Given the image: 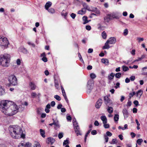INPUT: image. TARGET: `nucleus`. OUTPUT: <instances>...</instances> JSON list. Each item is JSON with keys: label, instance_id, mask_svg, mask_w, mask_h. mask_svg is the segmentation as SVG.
<instances>
[{"label": "nucleus", "instance_id": "1", "mask_svg": "<svg viewBox=\"0 0 147 147\" xmlns=\"http://www.w3.org/2000/svg\"><path fill=\"white\" fill-rule=\"evenodd\" d=\"M19 108V106L12 102L10 105L5 110H3V113L7 116H11L16 114L18 112Z\"/></svg>", "mask_w": 147, "mask_h": 147}, {"label": "nucleus", "instance_id": "2", "mask_svg": "<svg viewBox=\"0 0 147 147\" xmlns=\"http://www.w3.org/2000/svg\"><path fill=\"white\" fill-rule=\"evenodd\" d=\"M10 134L14 138H19L22 129L18 125L10 126L9 128Z\"/></svg>", "mask_w": 147, "mask_h": 147}, {"label": "nucleus", "instance_id": "3", "mask_svg": "<svg viewBox=\"0 0 147 147\" xmlns=\"http://www.w3.org/2000/svg\"><path fill=\"white\" fill-rule=\"evenodd\" d=\"M10 55L4 54L0 55V65L3 67H8L10 65Z\"/></svg>", "mask_w": 147, "mask_h": 147}, {"label": "nucleus", "instance_id": "4", "mask_svg": "<svg viewBox=\"0 0 147 147\" xmlns=\"http://www.w3.org/2000/svg\"><path fill=\"white\" fill-rule=\"evenodd\" d=\"M116 41V39L114 37H111L105 43V45L103 47V49H108L110 48L111 47L109 46L110 44H114Z\"/></svg>", "mask_w": 147, "mask_h": 147}, {"label": "nucleus", "instance_id": "5", "mask_svg": "<svg viewBox=\"0 0 147 147\" xmlns=\"http://www.w3.org/2000/svg\"><path fill=\"white\" fill-rule=\"evenodd\" d=\"M12 101L3 100L0 101V109L1 111L3 112V110L5 109L7 107L10 105Z\"/></svg>", "mask_w": 147, "mask_h": 147}, {"label": "nucleus", "instance_id": "6", "mask_svg": "<svg viewBox=\"0 0 147 147\" xmlns=\"http://www.w3.org/2000/svg\"><path fill=\"white\" fill-rule=\"evenodd\" d=\"M8 80L11 85L15 86L17 84V79L14 75H11L9 76Z\"/></svg>", "mask_w": 147, "mask_h": 147}, {"label": "nucleus", "instance_id": "7", "mask_svg": "<svg viewBox=\"0 0 147 147\" xmlns=\"http://www.w3.org/2000/svg\"><path fill=\"white\" fill-rule=\"evenodd\" d=\"M108 16H110V18L113 19H119L121 16V14L119 12H113L107 14Z\"/></svg>", "mask_w": 147, "mask_h": 147}, {"label": "nucleus", "instance_id": "8", "mask_svg": "<svg viewBox=\"0 0 147 147\" xmlns=\"http://www.w3.org/2000/svg\"><path fill=\"white\" fill-rule=\"evenodd\" d=\"M94 82L93 80H90L88 81L87 86V92L90 93L91 91L93 88Z\"/></svg>", "mask_w": 147, "mask_h": 147}, {"label": "nucleus", "instance_id": "9", "mask_svg": "<svg viewBox=\"0 0 147 147\" xmlns=\"http://www.w3.org/2000/svg\"><path fill=\"white\" fill-rule=\"evenodd\" d=\"M9 44V41L5 37L1 38L0 39V45L5 47H7Z\"/></svg>", "mask_w": 147, "mask_h": 147}, {"label": "nucleus", "instance_id": "10", "mask_svg": "<svg viewBox=\"0 0 147 147\" xmlns=\"http://www.w3.org/2000/svg\"><path fill=\"white\" fill-rule=\"evenodd\" d=\"M104 101L105 104L107 106H112L113 105L112 101L107 96H104Z\"/></svg>", "mask_w": 147, "mask_h": 147}, {"label": "nucleus", "instance_id": "11", "mask_svg": "<svg viewBox=\"0 0 147 147\" xmlns=\"http://www.w3.org/2000/svg\"><path fill=\"white\" fill-rule=\"evenodd\" d=\"M102 100L100 98L98 101L96 102V105L95 107L97 108H99L102 103Z\"/></svg>", "mask_w": 147, "mask_h": 147}, {"label": "nucleus", "instance_id": "12", "mask_svg": "<svg viewBox=\"0 0 147 147\" xmlns=\"http://www.w3.org/2000/svg\"><path fill=\"white\" fill-rule=\"evenodd\" d=\"M141 74L144 76H147V66L143 67L141 69Z\"/></svg>", "mask_w": 147, "mask_h": 147}, {"label": "nucleus", "instance_id": "13", "mask_svg": "<svg viewBox=\"0 0 147 147\" xmlns=\"http://www.w3.org/2000/svg\"><path fill=\"white\" fill-rule=\"evenodd\" d=\"M30 88L32 90H34L36 89V86L34 83L32 82H30L29 84Z\"/></svg>", "mask_w": 147, "mask_h": 147}, {"label": "nucleus", "instance_id": "14", "mask_svg": "<svg viewBox=\"0 0 147 147\" xmlns=\"http://www.w3.org/2000/svg\"><path fill=\"white\" fill-rule=\"evenodd\" d=\"M54 128L56 130L57 129L60 127V125L58 121H55L54 120Z\"/></svg>", "mask_w": 147, "mask_h": 147}, {"label": "nucleus", "instance_id": "15", "mask_svg": "<svg viewBox=\"0 0 147 147\" xmlns=\"http://www.w3.org/2000/svg\"><path fill=\"white\" fill-rule=\"evenodd\" d=\"M100 119L102 121L103 124H105L107 123V119L105 116H102L100 117Z\"/></svg>", "mask_w": 147, "mask_h": 147}, {"label": "nucleus", "instance_id": "16", "mask_svg": "<svg viewBox=\"0 0 147 147\" xmlns=\"http://www.w3.org/2000/svg\"><path fill=\"white\" fill-rule=\"evenodd\" d=\"M123 113L125 118H127L128 117V113L126 109H124L123 110Z\"/></svg>", "mask_w": 147, "mask_h": 147}, {"label": "nucleus", "instance_id": "17", "mask_svg": "<svg viewBox=\"0 0 147 147\" xmlns=\"http://www.w3.org/2000/svg\"><path fill=\"white\" fill-rule=\"evenodd\" d=\"M55 140L51 138H48V141L47 143L49 144L51 143V144H52L55 142Z\"/></svg>", "mask_w": 147, "mask_h": 147}, {"label": "nucleus", "instance_id": "18", "mask_svg": "<svg viewBox=\"0 0 147 147\" xmlns=\"http://www.w3.org/2000/svg\"><path fill=\"white\" fill-rule=\"evenodd\" d=\"M143 93V91L141 90H140L136 93V96L139 98H140V97Z\"/></svg>", "mask_w": 147, "mask_h": 147}, {"label": "nucleus", "instance_id": "19", "mask_svg": "<svg viewBox=\"0 0 147 147\" xmlns=\"http://www.w3.org/2000/svg\"><path fill=\"white\" fill-rule=\"evenodd\" d=\"M76 133L77 136L81 135L80 130V128L79 127H77V128H74Z\"/></svg>", "mask_w": 147, "mask_h": 147}, {"label": "nucleus", "instance_id": "20", "mask_svg": "<svg viewBox=\"0 0 147 147\" xmlns=\"http://www.w3.org/2000/svg\"><path fill=\"white\" fill-rule=\"evenodd\" d=\"M82 5L83 7V8H82L83 9H85L86 10L87 9L89 11H91L89 7L86 3H83Z\"/></svg>", "mask_w": 147, "mask_h": 147}, {"label": "nucleus", "instance_id": "21", "mask_svg": "<svg viewBox=\"0 0 147 147\" xmlns=\"http://www.w3.org/2000/svg\"><path fill=\"white\" fill-rule=\"evenodd\" d=\"M52 5V3L50 1L47 2L45 5V7L46 9L47 10Z\"/></svg>", "mask_w": 147, "mask_h": 147}, {"label": "nucleus", "instance_id": "22", "mask_svg": "<svg viewBox=\"0 0 147 147\" xmlns=\"http://www.w3.org/2000/svg\"><path fill=\"white\" fill-rule=\"evenodd\" d=\"M115 75L113 73H111L108 76V79L111 80L113 79Z\"/></svg>", "mask_w": 147, "mask_h": 147}, {"label": "nucleus", "instance_id": "23", "mask_svg": "<svg viewBox=\"0 0 147 147\" xmlns=\"http://www.w3.org/2000/svg\"><path fill=\"white\" fill-rule=\"evenodd\" d=\"M86 12V10L85 9L82 8L81 10L78 11V13L81 15L84 14Z\"/></svg>", "mask_w": 147, "mask_h": 147}, {"label": "nucleus", "instance_id": "24", "mask_svg": "<svg viewBox=\"0 0 147 147\" xmlns=\"http://www.w3.org/2000/svg\"><path fill=\"white\" fill-rule=\"evenodd\" d=\"M82 20L84 22L83 23L84 24H85L88 23L89 21H88L87 20V17L86 16H84L82 18Z\"/></svg>", "mask_w": 147, "mask_h": 147}, {"label": "nucleus", "instance_id": "25", "mask_svg": "<svg viewBox=\"0 0 147 147\" xmlns=\"http://www.w3.org/2000/svg\"><path fill=\"white\" fill-rule=\"evenodd\" d=\"M73 125L75 127V128H77L78 127H79L78 125L77 122L76 121L75 119H73Z\"/></svg>", "mask_w": 147, "mask_h": 147}, {"label": "nucleus", "instance_id": "26", "mask_svg": "<svg viewBox=\"0 0 147 147\" xmlns=\"http://www.w3.org/2000/svg\"><path fill=\"white\" fill-rule=\"evenodd\" d=\"M108 106V108L107 109V110L108 113L110 114H111L113 112V109L112 107H109V106Z\"/></svg>", "mask_w": 147, "mask_h": 147}, {"label": "nucleus", "instance_id": "27", "mask_svg": "<svg viewBox=\"0 0 147 147\" xmlns=\"http://www.w3.org/2000/svg\"><path fill=\"white\" fill-rule=\"evenodd\" d=\"M110 20H112L110 18V16H107H107L105 17L104 18V20L105 21V22H109Z\"/></svg>", "mask_w": 147, "mask_h": 147}, {"label": "nucleus", "instance_id": "28", "mask_svg": "<svg viewBox=\"0 0 147 147\" xmlns=\"http://www.w3.org/2000/svg\"><path fill=\"white\" fill-rule=\"evenodd\" d=\"M47 10L49 13L52 14H53L55 12V10L54 9L52 8H51Z\"/></svg>", "mask_w": 147, "mask_h": 147}, {"label": "nucleus", "instance_id": "29", "mask_svg": "<svg viewBox=\"0 0 147 147\" xmlns=\"http://www.w3.org/2000/svg\"><path fill=\"white\" fill-rule=\"evenodd\" d=\"M118 141L116 139H113L111 142H110L111 144H115L117 143Z\"/></svg>", "mask_w": 147, "mask_h": 147}, {"label": "nucleus", "instance_id": "30", "mask_svg": "<svg viewBox=\"0 0 147 147\" xmlns=\"http://www.w3.org/2000/svg\"><path fill=\"white\" fill-rule=\"evenodd\" d=\"M114 120L115 122L117 121L119 119V115L117 114H115L114 117Z\"/></svg>", "mask_w": 147, "mask_h": 147}, {"label": "nucleus", "instance_id": "31", "mask_svg": "<svg viewBox=\"0 0 147 147\" xmlns=\"http://www.w3.org/2000/svg\"><path fill=\"white\" fill-rule=\"evenodd\" d=\"M40 131L41 135L43 138H45V132L42 129H40Z\"/></svg>", "mask_w": 147, "mask_h": 147}, {"label": "nucleus", "instance_id": "32", "mask_svg": "<svg viewBox=\"0 0 147 147\" xmlns=\"http://www.w3.org/2000/svg\"><path fill=\"white\" fill-rule=\"evenodd\" d=\"M5 94L4 90L1 86H0V95L4 94Z\"/></svg>", "mask_w": 147, "mask_h": 147}, {"label": "nucleus", "instance_id": "33", "mask_svg": "<svg viewBox=\"0 0 147 147\" xmlns=\"http://www.w3.org/2000/svg\"><path fill=\"white\" fill-rule=\"evenodd\" d=\"M122 69L123 71H126L129 70L128 67L125 65H123L122 66Z\"/></svg>", "mask_w": 147, "mask_h": 147}, {"label": "nucleus", "instance_id": "34", "mask_svg": "<svg viewBox=\"0 0 147 147\" xmlns=\"http://www.w3.org/2000/svg\"><path fill=\"white\" fill-rule=\"evenodd\" d=\"M101 62L104 63H109L108 60L106 59H101Z\"/></svg>", "mask_w": 147, "mask_h": 147}, {"label": "nucleus", "instance_id": "35", "mask_svg": "<svg viewBox=\"0 0 147 147\" xmlns=\"http://www.w3.org/2000/svg\"><path fill=\"white\" fill-rule=\"evenodd\" d=\"M102 38L104 39H105L107 37V35L105 32L104 31L102 33Z\"/></svg>", "mask_w": 147, "mask_h": 147}, {"label": "nucleus", "instance_id": "36", "mask_svg": "<svg viewBox=\"0 0 147 147\" xmlns=\"http://www.w3.org/2000/svg\"><path fill=\"white\" fill-rule=\"evenodd\" d=\"M34 147H41V146L38 142H35Z\"/></svg>", "mask_w": 147, "mask_h": 147}, {"label": "nucleus", "instance_id": "37", "mask_svg": "<svg viewBox=\"0 0 147 147\" xmlns=\"http://www.w3.org/2000/svg\"><path fill=\"white\" fill-rule=\"evenodd\" d=\"M90 76L92 79H94L96 77V75L93 73H91L90 74Z\"/></svg>", "mask_w": 147, "mask_h": 147}, {"label": "nucleus", "instance_id": "38", "mask_svg": "<svg viewBox=\"0 0 147 147\" xmlns=\"http://www.w3.org/2000/svg\"><path fill=\"white\" fill-rule=\"evenodd\" d=\"M143 141V140L142 139H139L137 140V143L139 145H140Z\"/></svg>", "mask_w": 147, "mask_h": 147}, {"label": "nucleus", "instance_id": "39", "mask_svg": "<svg viewBox=\"0 0 147 147\" xmlns=\"http://www.w3.org/2000/svg\"><path fill=\"white\" fill-rule=\"evenodd\" d=\"M31 97L32 98H34L37 96V94L35 92H32L31 94Z\"/></svg>", "mask_w": 147, "mask_h": 147}, {"label": "nucleus", "instance_id": "40", "mask_svg": "<svg viewBox=\"0 0 147 147\" xmlns=\"http://www.w3.org/2000/svg\"><path fill=\"white\" fill-rule=\"evenodd\" d=\"M121 74L120 73H117L115 75V76L116 78H119L121 76Z\"/></svg>", "mask_w": 147, "mask_h": 147}, {"label": "nucleus", "instance_id": "41", "mask_svg": "<svg viewBox=\"0 0 147 147\" xmlns=\"http://www.w3.org/2000/svg\"><path fill=\"white\" fill-rule=\"evenodd\" d=\"M22 52H23L24 53L27 54L28 53V52L27 50L24 48H22Z\"/></svg>", "mask_w": 147, "mask_h": 147}, {"label": "nucleus", "instance_id": "42", "mask_svg": "<svg viewBox=\"0 0 147 147\" xmlns=\"http://www.w3.org/2000/svg\"><path fill=\"white\" fill-rule=\"evenodd\" d=\"M24 147H30L31 144L29 142H27L25 144H24Z\"/></svg>", "mask_w": 147, "mask_h": 147}, {"label": "nucleus", "instance_id": "43", "mask_svg": "<svg viewBox=\"0 0 147 147\" xmlns=\"http://www.w3.org/2000/svg\"><path fill=\"white\" fill-rule=\"evenodd\" d=\"M137 40H138V42L139 43H140L141 42L143 41L144 39L142 38L137 37Z\"/></svg>", "mask_w": 147, "mask_h": 147}, {"label": "nucleus", "instance_id": "44", "mask_svg": "<svg viewBox=\"0 0 147 147\" xmlns=\"http://www.w3.org/2000/svg\"><path fill=\"white\" fill-rule=\"evenodd\" d=\"M20 134V136L19 138H24L25 137V135L24 134L22 133V130H21V132Z\"/></svg>", "mask_w": 147, "mask_h": 147}, {"label": "nucleus", "instance_id": "45", "mask_svg": "<svg viewBox=\"0 0 147 147\" xmlns=\"http://www.w3.org/2000/svg\"><path fill=\"white\" fill-rule=\"evenodd\" d=\"M128 33V31L127 29H126L124 30L123 32V34L124 36H126L127 35Z\"/></svg>", "mask_w": 147, "mask_h": 147}, {"label": "nucleus", "instance_id": "46", "mask_svg": "<svg viewBox=\"0 0 147 147\" xmlns=\"http://www.w3.org/2000/svg\"><path fill=\"white\" fill-rule=\"evenodd\" d=\"M54 98L58 101H60L61 100V98L60 96L58 95H56L54 96Z\"/></svg>", "mask_w": 147, "mask_h": 147}, {"label": "nucleus", "instance_id": "47", "mask_svg": "<svg viewBox=\"0 0 147 147\" xmlns=\"http://www.w3.org/2000/svg\"><path fill=\"white\" fill-rule=\"evenodd\" d=\"M136 93L135 92H133L132 93H130L129 94V97L130 98L132 97L134 95L136 94Z\"/></svg>", "mask_w": 147, "mask_h": 147}, {"label": "nucleus", "instance_id": "48", "mask_svg": "<svg viewBox=\"0 0 147 147\" xmlns=\"http://www.w3.org/2000/svg\"><path fill=\"white\" fill-rule=\"evenodd\" d=\"M64 10H63L62 12L61 13V15L62 16H63L65 18L67 15L68 14V13L67 12H66L65 13H64Z\"/></svg>", "mask_w": 147, "mask_h": 147}, {"label": "nucleus", "instance_id": "49", "mask_svg": "<svg viewBox=\"0 0 147 147\" xmlns=\"http://www.w3.org/2000/svg\"><path fill=\"white\" fill-rule=\"evenodd\" d=\"M103 126L106 129L108 128L109 127V125L107 123L103 124Z\"/></svg>", "mask_w": 147, "mask_h": 147}, {"label": "nucleus", "instance_id": "50", "mask_svg": "<svg viewBox=\"0 0 147 147\" xmlns=\"http://www.w3.org/2000/svg\"><path fill=\"white\" fill-rule=\"evenodd\" d=\"M69 143V140L66 139V140H64L63 142V145H66L67 144Z\"/></svg>", "mask_w": 147, "mask_h": 147}, {"label": "nucleus", "instance_id": "51", "mask_svg": "<svg viewBox=\"0 0 147 147\" xmlns=\"http://www.w3.org/2000/svg\"><path fill=\"white\" fill-rule=\"evenodd\" d=\"M63 136V133H60L58 135V137L59 139L61 138Z\"/></svg>", "mask_w": 147, "mask_h": 147}, {"label": "nucleus", "instance_id": "52", "mask_svg": "<svg viewBox=\"0 0 147 147\" xmlns=\"http://www.w3.org/2000/svg\"><path fill=\"white\" fill-rule=\"evenodd\" d=\"M70 16L72 18L74 19L76 16V14L74 13H72L70 15Z\"/></svg>", "mask_w": 147, "mask_h": 147}, {"label": "nucleus", "instance_id": "53", "mask_svg": "<svg viewBox=\"0 0 147 147\" xmlns=\"http://www.w3.org/2000/svg\"><path fill=\"white\" fill-rule=\"evenodd\" d=\"M131 102L130 101L128 100V101L127 104V106L130 107L131 106Z\"/></svg>", "mask_w": 147, "mask_h": 147}, {"label": "nucleus", "instance_id": "54", "mask_svg": "<svg viewBox=\"0 0 147 147\" xmlns=\"http://www.w3.org/2000/svg\"><path fill=\"white\" fill-rule=\"evenodd\" d=\"M106 134H107L106 135L107 136H111L112 135V133L109 131H107L106 132Z\"/></svg>", "mask_w": 147, "mask_h": 147}, {"label": "nucleus", "instance_id": "55", "mask_svg": "<svg viewBox=\"0 0 147 147\" xmlns=\"http://www.w3.org/2000/svg\"><path fill=\"white\" fill-rule=\"evenodd\" d=\"M42 60L45 62H46L47 61V58L46 57H43L42 59Z\"/></svg>", "mask_w": 147, "mask_h": 147}, {"label": "nucleus", "instance_id": "56", "mask_svg": "<svg viewBox=\"0 0 147 147\" xmlns=\"http://www.w3.org/2000/svg\"><path fill=\"white\" fill-rule=\"evenodd\" d=\"M16 63L18 65H20L21 63V60L20 59H18L16 61Z\"/></svg>", "mask_w": 147, "mask_h": 147}, {"label": "nucleus", "instance_id": "57", "mask_svg": "<svg viewBox=\"0 0 147 147\" xmlns=\"http://www.w3.org/2000/svg\"><path fill=\"white\" fill-rule=\"evenodd\" d=\"M104 138L105 140V142H108L109 138L106 135H104Z\"/></svg>", "mask_w": 147, "mask_h": 147}, {"label": "nucleus", "instance_id": "58", "mask_svg": "<svg viewBox=\"0 0 147 147\" xmlns=\"http://www.w3.org/2000/svg\"><path fill=\"white\" fill-rule=\"evenodd\" d=\"M86 28L88 30H90L91 29V27L89 25L86 26Z\"/></svg>", "mask_w": 147, "mask_h": 147}, {"label": "nucleus", "instance_id": "59", "mask_svg": "<svg viewBox=\"0 0 147 147\" xmlns=\"http://www.w3.org/2000/svg\"><path fill=\"white\" fill-rule=\"evenodd\" d=\"M97 134L96 131V130H94L92 131L91 132V134L93 135H95Z\"/></svg>", "mask_w": 147, "mask_h": 147}, {"label": "nucleus", "instance_id": "60", "mask_svg": "<svg viewBox=\"0 0 147 147\" xmlns=\"http://www.w3.org/2000/svg\"><path fill=\"white\" fill-rule=\"evenodd\" d=\"M78 56H79V58H80V60L82 61V62H84V61L83 60L82 57H81V56L80 55V53H78Z\"/></svg>", "mask_w": 147, "mask_h": 147}, {"label": "nucleus", "instance_id": "61", "mask_svg": "<svg viewBox=\"0 0 147 147\" xmlns=\"http://www.w3.org/2000/svg\"><path fill=\"white\" fill-rule=\"evenodd\" d=\"M18 147H24V143L21 142V143L19 144L18 146Z\"/></svg>", "mask_w": 147, "mask_h": 147}, {"label": "nucleus", "instance_id": "62", "mask_svg": "<svg viewBox=\"0 0 147 147\" xmlns=\"http://www.w3.org/2000/svg\"><path fill=\"white\" fill-rule=\"evenodd\" d=\"M94 11L97 15H99L100 13L99 11L98 10H94Z\"/></svg>", "mask_w": 147, "mask_h": 147}, {"label": "nucleus", "instance_id": "63", "mask_svg": "<svg viewBox=\"0 0 147 147\" xmlns=\"http://www.w3.org/2000/svg\"><path fill=\"white\" fill-rule=\"evenodd\" d=\"M130 80L131 81H133L135 79V77L134 76H131L129 78Z\"/></svg>", "mask_w": 147, "mask_h": 147}, {"label": "nucleus", "instance_id": "64", "mask_svg": "<svg viewBox=\"0 0 147 147\" xmlns=\"http://www.w3.org/2000/svg\"><path fill=\"white\" fill-rule=\"evenodd\" d=\"M67 119L68 121H71V118L70 116H68L67 117Z\"/></svg>", "mask_w": 147, "mask_h": 147}]
</instances>
